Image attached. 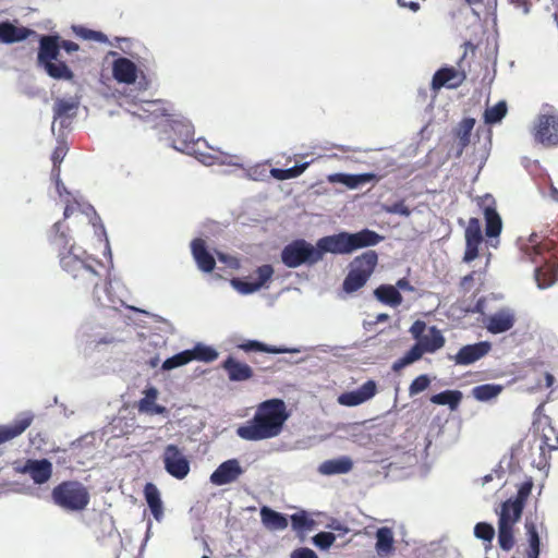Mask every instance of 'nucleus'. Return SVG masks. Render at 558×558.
<instances>
[{
  "label": "nucleus",
  "instance_id": "f257e3e1",
  "mask_svg": "<svg viewBox=\"0 0 558 558\" xmlns=\"http://www.w3.org/2000/svg\"><path fill=\"white\" fill-rule=\"evenodd\" d=\"M384 236L364 228L357 232L340 231L319 238L315 244L305 239H295L280 252V260L288 268L312 267L323 260L325 254L349 255L353 252L375 246Z\"/></svg>",
  "mask_w": 558,
  "mask_h": 558
},
{
  "label": "nucleus",
  "instance_id": "f03ea898",
  "mask_svg": "<svg viewBox=\"0 0 558 558\" xmlns=\"http://www.w3.org/2000/svg\"><path fill=\"white\" fill-rule=\"evenodd\" d=\"M49 241L58 250L59 263L63 271L70 275L83 287H94V298L102 308L117 311L124 302L114 298L110 289H99L98 267L100 262L89 255L83 247L77 246L66 234L62 221H57L49 232Z\"/></svg>",
  "mask_w": 558,
  "mask_h": 558
},
{
  "label": "nucleus",
  "instance_id": "7ed1b4c3",
  "mask_svg": "<svg viewBox=\"0 0 558 558\" xmlns=\"http://www.w3.org/2000/svg\"><path fill=\"white\" fill-rule=\"evenodd\" d=\"M138 118L146 122H154L155 126H162L167 133V128L174 136L169 135L165 141L173 149L195 156L204 165H213L215 157L202 150V147H208L207 142L203 138L194 140V128L183 117H174L168 112L161 100H148L134 112ZM163 141V137H160Z\"/></svg>",
  "mask_w": 558,
  "mask_h": 558
},
{
  "label": "nucleus",
  "instance_id": "20e7f679",
  "mask_svg": "<svg viewBox=\"0 0 558 558\" xmlns=\"http://www.w3.org/2000/svg\"><path fill=\"white\" fill-rule=\"evenodd\" d=\"M290 414L282 399L272 398L260 402L251 420L236 429V435L250 441L278 436Z\"/></svg>",
  "mask_w": 558,
  "mask_h": 558
},
{
  "label": "nucleus",
  "instance_id": "39448f33",
  "mask_svg": "<svg viewBox=\"0 0 558 558\" xmlns=\"http://www.w3.org/2000/svg\"><path fill=\"white\" fill-rule=\"evenodd\" d=\"M118 340L119 337L114 326L105 322L101 314L84 320L76 332L77 345L86 355L95 351H101Z\"/></svg>",
  "mask_w": 558,
  "mask_h": 558
},
{
  "label": "nucleus",
  "instance_id": "423d86ee",
  "mask_svg": "<svg viewBox=\"0 0 558 558\" xmlns=\"http://www.w3.org/2000/svg\"><path fill=\"white\" fill-rule=\"evenodd\" d=\"M51 498L59 508L68 512H80L88 506L90 495L81 482L64 481L53 487Z\"/></svg>",
  "mask_w": 558,
  "mask_h": 558
},
{
  "label": "nucleus",
  "instance_id": "0eeeda50",
  "mask_svg": "<svg viewBox=\"0 0 558 558\" xmlns=\"http://www.w3.org/2000/svg\"><path fill=\"white\" fill-rule=\"evenodd\" d=\"M446 339L440 329L430 326L428 332L416 341L400 359L392 363L391 369L400 372L420 361L425 353H435L445 345Z\"/></svg>",
  "mask_w": 558,
  "mask_h": 558
},
{
  "label": "nucleus",
  "instance_id": "6e6552de",
  "mask_svg": "<svg viewBox=\"0 0 558 558\" xmlns=\"http://www.w3.org/2000/svg\"><path fill=\"white\" fill-rule=\"evenodd\" d=\"M378 263V254L368 250L353 258L349 264V271L342 282V289L347 293H353L363 288Z\"/></svg>",
  "mask_w": 558,
  "mask_h": 558
},
{
  "label": "nucleus",
  "instance_id": "1a4fd4ad",
  "mask_svg": "<svg viewBox=\"0 0 558 558\" xmlns=\"http://www.w3.org/2000/svg\"><path fill=\"white\" fill-rule=\"evenodd\" d=\"M533 135L535 142L544 147L558 146V111L555 108L545 106L542 109L535 120Z\"/></svg>",
  "mask_w": 558,
  "mask_h": 558
},
{
  "label": "nucleus",
  "instance_id": "9d476101",
  "mask_svg": "<svg viewBox=\"0 0 558 558\" xmlns=\"http://www.w3.org/2000/svg\"><path fill=\"white\" fill-rule=\"evenodd\" d=\"M275 269L270 264L258 266L255 271L246 278H233L230 281L231 287L242 295L253 294L271 280Z\"/></svg>",
  "mask_w": 558,
  "mask_h": 558
},
{
  "label": "nucleus",
  "instance_id": "9b49d317",
  "mask_svg": "<svg viewBox=\"0 0 558 558\" xmlns=\"http://www.w3.org/2000/svg\"><path fill=\"white\" fill-rule=\"evenodd\" d=\"M475 202L480 207L484 220H485V234L492 241L500 235L502 231V219L497 211V203L495 197L486 193L481 196H476ZM492 246H496L490 242Z\"/></svg>",
  "mask_w": 558,
  "mask_h": 558
},
{
  "label": "nucleus",
  "instance_id": "f8f14e48",
  "mask_svg": "<svg viewBox=\"0 0 558 558\" xmlns=\"http://www.w3.org/2000/svg\"><path fill=\"white\" fill-rule=\"evenodd\" d=\"M162 462L166 472L177 480L185 478L191 471L189 459L174 444H169L165 447Z\"/></svg>",
  "mask_w": 558,
  "mask_h": 558
},
{
  "label": "nucleus",
  "instance_id": "ddd939ff",
  "mask_svg": "<svg viewBox=\"0 0 558 558\" xmlns=\"http://www.w3.org/2000/svg\"><path fill=\"white\" fill-rule=\"evenodd\" d=\"M80 106L81 96L78 95L57 97L52 106L53 121L51 132L54 133L57 122H59L61 129L68 128L72 120L76 118Z\"/></svg>",
  "mask_w": 558,
  "mask_h": 558
},
{
  "label": "nucleus",
  "instance_id": "4468645a",
  "mask_svg": "<svg viewBox=\"0 0 558 558\" xmlns=\"http://www.w3.org/2000/svg\"><path fill=\"white\" fill-rule=\"evenodd\" d=\"M490 350L492 343L489 341H480L461 347L456 354H448L447 359L453 361L456 365L468 366L480 361Z\"/></svg>",
  "mask_w": 558,
  "mask_h": 558
},
{
  "label": "nucleus",
  "instance_id": "2eb2a0df",
  "mask_svg": "<svg viewBox=\"0 0 558 558\" xmlns=\"http://www.w3.org/2000/svg\"><path fill=\"white\" fill-rule=\"evenodd\" d=\"M244 472L245 471L238 459H228L221 462L210 474L209 482L215 486L229 485L236 482Z\"/></svg>",
  "mask_w": 558,
  "mask_h": 558
},
{
  "label": "nucleus",
  "instance_id": "dca6fc26",
  "mask_svg": "<svg viewBox=\"0 0 558 558\" xmlns=\"http://www.w3.org/2000/svg\"><path fill=\"white\" fill-rule=\"evenodd\" d=\"M465 78L466 75L463 71H459L454 66L445 65L434 73L430 88L434 92H438L444 87L454 89L462 85Z\"/></svg>",
  "mask_w": 558,
  "mask_h": 558
},
{
  "label": "nucleus",
  "instance_id": "f3484780",
  "mask_svg": "<svg viewBox=\"0 0 558 558\" xmlns=\"http://www.w3.org/2000/svg\"><path fill=\"white\" fill-rule=\"evenodd\" d=\"M483 242L482 225L478 218L472 217L465 229V251L463 262L471 263L478 256V247Z\"/></svg>",
  "mask_w": 558,
  "mask_h": 558
},
{
  "label": "nucleus",
  "instance_id": "a211bd4d",
  "mask_svg": "<svg viewBox=\"0 0 558 558\" xmlns=\"http://www.w3.org/2000/svg\"><path fill=\"white\" fill-rule=\"evenodd\" d=\"M377 392V384L369 379L354 390L345 391L338 397V403L344 407H356L371 400Z\"/></svg>",
  "mask_w": 558,
  "mask_h": 558
},
{
  "label": "nucleus",
  "instance_id": "6ab92c4d",
  "mask_svg": "<svg viewBox=\"0 0 558 558\" xmlns=\"http://www.w3.org/2000/svg\"><path fill=\"white\" fill-rule=\"evenodd\" d=\"M116 59L112 62V76L119 83L133 84L138 76L137 65L129 58L121 57L116 51H110Z\"/></svg>",
  "mask_w": 558,
  "mask_h": 558
},
{
  "label": "nucleus",
  "instance_id": "aec40b11",
  "mask_svg": "<svg viewBox=\"0 0 558 558\" xmlns=\"http://www.w3.org/2000/svg\"><path fill=\"white\" fill-rule=\"evenodd\" d=\"M37 65L39 68L57 61L60 54V36L58 34L41 35L38 40Z\"/></svg>",
  "mask_w": 558,
  "mask_h": 558
},
{
  "label": "nucleus",
  "instance_id": "412c9836",
  "mask_svg": "<svg viewBox=\"0 0 558 558\" xmlns=\"http://www.w3.org/2000/svg\"><path fill=\"white\" fill-rule=\"evenodd\" d=\"M19 471L28 474L35 484L43 485L52 475V463L48 459H28Z\"/></svg>",
  "mask_w": 558,
  "mask_h": 558
},
{
  "label": "nucleus",
  "instance_id": "4be33fe9",
  "mask_svg": "<svg viewBox=\"0 0 558 558\" xmlns=\"http://www.w3.org/2000/svg\"><path fill=\"white\" fill-rule=\"evenodd\" d=\"M34 414L29 411L20 413L13 424L0 425V445L22 435L33 423Z\"/></svg>",
  "mask_w": 558,
  "mask_h": 558
},
{
  "label": "nucleus",
  "instance_id": "5701e85b",
  "mask_svg": "<svg viewBox=\"0 0 558 558\" xmlns=\"http://www.w3.org/2000/svg\"><path fill=\"white\" fill-rule=\"evenodd\" d=\"M191 253L199 270L211 272L215 269L216 260L203 239L196 238L191 242Z\"/></svg>",
  "mask_w": 558,
  "mask_h": 558
},
{
  "label": "nucleus",
  "instance_id": "b1692460",
  "mask_svg": "<svg viewBox=\"0 0 558 558\" xmlns=\"http://www.w3.org/2000/svg\"><path fill=\"white\" fill-rule=\"evenodd\" d=\"M235 347L239 350H242L245 353H253V352H263V353H269V354H283V353H300V348H288L284 345H271L264 343L259 340L255 339H247L240 343H236Z\"/></svg>",
  "mask_w": 558,
  "mask_h": 558
},
{
  "label": "nucleus",
  "instance_id": "393cba45",
  "mask_svg": "<svg viewBox=\"0 0 558 558\" xmlns=\"http://www.w3.org/2000/svg\"><path fill=\"white\" fill-rule=\"evenodd\" d=\"M380 177L374 172H364V173H333L328 177L329 182L331 183H340L348 189L354 190L361 185H365L371 182L379 181Z\"/></svg>",
  "mask_w": 558,
  "mask_h": 558
},
{
  "label": "nucleus",
  "instance_id": "a878e982",
  "mask_svg": "<svg viewBox=\"0 0 558 558\" xmlns=\"http://www.w3.org/2000/svg\"><path fill=\"white\" fill-rule=\"evenodd\" d=\"M513 325L514 314L508 308L492 314L486 320V329L494 335L504 333L510 330Z\"/></svg>",
  "mask_w": 558,
  "mask_h": 558
},
{
  "label": "nucleus",
  "instance_id": "bb28decb",
  "mask_svg": "<svg viewBox=\"0 0 558 558\" xmlns=\"http://www.w3.org/2000/svg\"><path fill=\"white\" fill-rule=\"evenodd\" d=\"M222 368L227 372L229 380L234 383L248 380L254 374L248 364L238 361L232 355L222 362Z\"/></svg>",
  "mask_w": 558,
  "mask_h": 558
},
{
  "label": "nucleus",
  "instance_id": "cd10ccee",
  "mask_svg": "<svg viewBox=\"0 0 558 558\" xmlns=\"http://www.w3.org/2000/svg\"><path fill=\"white\" fill-rule=\"evenodd\" d=\"M35 32L24 27L16 26L11 21L0 22V43L2 44H15L27 39Z\"/></svg>",
  "mask_w": 558,
  "mask_h": 558
},
{
  "label": "nucleus",
  "instance_id": "c85d7f7f",
  "mask_svg": "<svg viewBox=\"0 0 558 558\" xmlns=\"http://www.w3.org/2000/svg\"><path fill=\"white\" fill-rule=\"evenodd\" d=\"M353 469V461L348 456L325 460L318 465V473L326 476L348 474Z\"/></svg>",
  "mask_w": 558,
  "mask_h": 558
},
{
  "label": "nucleus",
  "instance_id": "c756f323",
  "mask_svg": "<svg viewBox=\"0 0 558 558\" xmlns=\"http://www.w3.org/2000/svg\"><path fill=\"white\" fill-rule=\"evenodd\" d=\"M259 515L263 525L269 531H283L289 525L287 514L276 511L268 506L260 507Z\"/></svg>",
  "mask_w": 558,
  "mask_h": 558
},
{
  "label": "nucleus",
  "instance_id": "7c9ffc66",
  "mask_svg": "<svg viewBox=\"0 0 558 558\" xmlns=\"http://www.w3.org/2000/svg\"><path fill=\"white\" fill-rule=\"evenodd\" d=\"M143 493L154 519L160 522L163 518V504L158 487L154 483H146Z\"/></svg>",
  "mask_w": 558,
  "mask_h": 558
},
{
  "label": "nucleus",
  "instance_id": "2f4dec72",
  "mask_svg": "<svg viewBox=\"0 0 558 558\" xmlns=\"http://www.w3.org/2000/svg\"><path fill=\"white\" fill-rule=\"evenodd\" d=\"M475 125L474 118H464L452 131L457 138V157L463 154V150L469 146L471 142V134Z\"/></svg>",
  "mask_w": 558,
  "mask_h": 558
},
{
  "label": "nucleus",
  "instance_id": "473e14b6",
  "mask_svg": "<svg viewBox=\"0 0 558 558\" xmlns=\"http://www.w3.org/2000/svg\"><path fill=\"white\" fill-rule=\"evenodd\" d=\"M524 507L522 504H518L512 498L507 499L501 504L500 512L498 513V522L507 523L508 525H514L520 521Z\"/></svg>",
  "mask_w": 558,
  "mask_h": 558
},
{
  "label": "nucleus",
  "instance_id": "72a5a7b5",
  "mask_svg": "<svg viewBox=\"0 0 558 558\" xmlns=\"http://www.w3.org/2000/svg\"><path fill=\"white\" fill-rule=\"evenodd\" d=\"M374 296L377 301L390 307H397L403 301L398 288L386 283L380 284L374 290Z\"/></svg>",
  "mask_w": 558,
  "mask_h": 558
},
{
  "label": "nucleus",
  "instance_id": "f704fd0d",
  "mask_svg": "<svg viewBox=\"0 0 558 558\" xmlns=\"http://www.w3.org/2000/svg\"><path fill=\"white\" fill-rule=\"evenodd\" d=\"M376 544L375 549L378 556H386L392 553L393 550V533L392 530L388 526H381L377 529L375 533Z\"/></svg>",
  "mask_w": 558,
  "mask_h": 558
},
{
  "label": "nucleus",
  "instance_id": "c9c22d12",
  "mask_svg": "<svg viewBox=\"0 0 558 558\" xmlns=\"http://www.w3.org/2000/svg\"><path fill=\"white\" fill-rule=\"evenodd\" d=\"M525 530L529 543V549L526 550V558H539L541 554V538L538 535V531L536 524L526 519L525 520Z\"/></svg>",
  "mask_w": 558,
  "mask_h": 558
},
{
  "label": "nucleus",
  "instance_id": "e433bc0d",
  "mask_svg": "<svg viewBox=\"0 0 558 558\" xmlns=\"http://www.w3.org/2000/svg\"><path fill=\"white\" fill-rule=\"evenodd\" d=\"M460 390H444L430 397V402L438 405H448L451 411L456 410L462 400Z\"/></svg>",
  "mask_w": 558,
  "mask_h": 558
},
{
  "label": "nucleus",
  "instance_id": "4c0bfd02",
  "mask_svg": "<svg viewBox=\"0 0 558 558\" xmlns=\"http://www.w3.org/2000/svg\"><path fill=\"white\" fill-rule=\"evenodd\" d=\"M502 390L504 386L499 384H483L472 389V396L480 402H488L497 398Z\"/></svg>",
  "mask_w": 558,
  "mask_h": 558
},
{
  "label": "nucleus",
  "instance_id": "58836bf2",
  "mask_svg": "<svg viewBox=\"0 0 558 558\" xmlns=\"http://www.w3.org/2000/svg\"><path fill=\"white\" fill-rule=\"evenodd\" d=\"M41 69L47 73L48 76L59 81H71L74 76L73 71L68 66V64L58 59L57 61H52L51 63L46 64V66Z\"/></svg>",
  "mask_w": 558,
  "mask_h": 558
},
{
  "label": "nucleus",
  "instance_id": "ea45409f",
  "mask_svg": "<svg viewBox=\"0 0 558 558\" xmlns=\"http://www.w3.org/2000/svg\"><path fill=\"white\" fill-rule=\"evenodd\" d=\"M508 106L506 100H499L496 105L487 107L484 111L483 119L485 124H498L506 117Z\"/></svg>",
  "mask_w": 558,
  "mask_h": 558
},
{
  "label": "nucleus",
  "instance_id": "a19ab883",
  "mask_svg": "<svg viewBox=\"0 0 558 558\" xmlns=\"http://www.w3.org/2000/svg\"><path fill=\"white\" fill-rule=\"evenodd\" d=\"M192 355V361H202L206 363L214 362L218 357V351L210 345L197 342L192 349L187 350Z\"/></svg>",
  "mask_w": 558,
  "mask_h": 558
},
{
  "label": "nucleus",
  "instance_id": "79ce46f5",
  "mask_svg": "<svg viewBox=\"0 0 558 558\" xmlns=\"http://www.w3.org/2000/svg\"><path fill=\"white\" fill-rule=\"evenodd\" d=\"M310 166L308 161L296 163L290 168L281 169V168H272L270 170V174L272 178L283 181L289 179H294L300 177Z\"/></svg>",
  "mask_w": 558,
  "mask_h": 558
},
{
  "label": "nucleus",
  "instance_id": "37998d69",
  "mask_svg": "<svg viewBox=\"0 0 558 558\" xmlns=\"http://www.w3.org/2000/svg\"><path fill=\"white\" fill-rule=\"evenodd\" d=\"M558 268L556 266H549L546 271L541 267H535L534 277L539 289H546L554 284L557 278Z\"/></svg>",
  "mask_w": 558,
  "mask_h": 558
},
{
  "label": "nucleus",
  "instance_id": "c03bdc74",
  "mask_svg": "<svg viewBox=\"0 0 558 558\" xmlns=\"http://www.w3.org/2000/svg\"><path fill=\"white\" fill-rule=\"evenodd\" d=\"M498 543L502 550L509 551L514 545L513 525L498 522Z\"/></svg>",
  "mask_w": 558,
  "mask_h": 558
},
{
  "label": "nucleus",
  "instance_id": "a18cd8bd",
  "mask_svg": "<svg viewBox=\"0 0 558 558\" xmlns=\"http://www.w3.org/2000/svg\"><path fill=\"white\" fill-rule=\"evenodd\" d=\"M192 361V355L187 350H183L168 359L161 365L162 371H172L174 368L186 365Z\"/></svg>",
  "mask_w": 558,
  "mask_h": 558
},
{
  "label": "nucleus",
  "instance_id": "49530a36",
  "mask_svg": "<svg viewBox=\"0 0 558 558\" xmlns=\"http://www.w3.org/2000/svg\"><path fill=\"white\" fill-rule=\"evenodd\" d=\"M291 526L296 532L311 530L314 525V520L308 517L306 511H299L291 517Z\"/></svg>",
  "mask_w": 558,
  "mask_h": 558
},
{
  "label": "nucleus",
  "instance_id": "de8ad7c7",
  "mask_svg": "<svg viewBox=\"0 0 558 558\" xmlns=\"http://www.w3.org/2000/svg\"><path fill=\"white\" fill-rule=\"evenodd\" d=\"M144 397L138 402V411L142 413L148 412L149 409L156 403L158 397V389L155 386H147L144 391Z\"/></svg>",
  "mask_w": 558,
  "mask_h": 558
},
{
  "label": "nucleus",
  "instance_id": "09e8293b",
  "mask_svg": "<svg viewBox=\"0 0 558 558\" xmlns=\"http://www.w3.org/2000/svg\"><path fill=\"white\" fill-rule=\"evenodd\" d=\"M73 29L75 34L83 39L94 40L101 44H106L109 41L107 35L102 32L89 29L84 26H74Z\"/></svg>",
  "mask_w": 558,
  "mask_h": 558
},
{
  "label": "nucleus",
  "instance_id": "8fccbe9b",
  "mask_svg": "<svg viewBox=\"0 0 558 558\" xmlns=\"http://www.w3.org/2000/svg\"><path fill=\"white\" fill-rule=\"evenodd\" d=\"M336 541V534L332 532L322 531L312 537V543L320 550H328Z\"/></svg>",
  "mask_w": 558,
  "mask_h": 558
},
{
  "label": "nucleus",
  "instance_id": "3c124183",
  "mask_svg": "<svg viewBox=\"0 0 558 558\" xmlns=\"http://www.w3.org/2000/svg\"><path fill=\"white\" fill-rule=\"evenodd\" d=\"M474 536L484 542H492L495 536V529L490 523L478 522L474 526Z\"/></svg>",
  "mask_w": 558,
  "mask_h": 558
},
{
  "label": "nucleus",
  "instance_id": "603ef678",
  "mask_svg": "<svg viewBox=\"0 0 558 558\" xmlns=\"http://www.w3.org/2000/svg\"><path fill=\"white\" fill-rule=\"evenodd\" d=\"M430 385V379L428 375L422 374L414 378L409 387V395L410 397H414L424 390H426Z\"/></svg>",
  "mask_w": 558,
  "mask_h": 558
},
{
  "label": "nucleus",
  "instance_id": "864d4df0",
  "mask_svg": "<svg viewBox=\"0 0 558 558\" xmlns=\"http://www.w3.org/2000/svg\"><path fill=\"white\" fill-rule=\"evenodd\" d=\"M381 209L386 214L410 217L411 210L405 206L404 201H398L392 204H383Z\"/></svg>",
  "mask_w": 558,
  "mask_h": 558
},
{
  "label": "nucleus",
  "instance_id": "5fc2aeb1",
  "mask_svg": "<svg viewBox=\"0 0 558 558\" xmlns=\"http://www.w3.org/2000/svg\"><path fill=\"white\" fill-rule=\"evenodd\" d=\"M549 433L544 432L542 438V445L539 449L542 452L544 451V447H547L549 450H558V433H556L555 428L549 426Z\"/></svg>",
  "mask_w": 558,
  "mask_h": 558
},
{
  "label": "nucleus",
  "instance_id": "6e6d98bb",
  "mask_svg": "<svg viewBox=\"0 0 558 558\" xmlns=\"http://www.w3.org/2000/svg\"><path fill=\"white\" fill-rule=\"evenodd\" d=\"M532 488H533V482L532 480H527L525 482H523L519 488H518V492H517V495L514 497H511L512 499H514L515 501H518V504H522L523 507H525V502L532 492Z\"/></svg>",
  "mask_w": 558,
  "mask_h": 558
},
{
  "label": "nucleus",
  "instance_id": "4d7b16f0",
  "mask_svg": "<svg viewBox=\"0 0 558 558\" xmlns=\"http://www.w3.org/2000/svg\"><path fill=\"white\" fill-rule=\"evenodd\" d=\"M427 329V325L424 320L417 319L415 320L412 326L410 327L409 331L412 336V338L416 341H418L423 336H425V331Z\"/></svg>",
  "mask_w": 558,
  "mask_h": 558
},
{
  "label": "nucleus",
  "instance_id": "13d9d810",
  "mask_svg": "<svg viewBox=\"0 0 558 558\" xmlns=\"http://www.w3.org/2000/svg\"><path fill=\"white\" fill-rule=\"evenodd\" d=\"M290 558H318V556L308 547H299L292 550Z\"/></svg>",
  "mask_w": 558,
  "mask_h": 558
},
{
  "label": "nucleus",
  "instance_id": "bf43d9fd",
  "mask_svg": "<svg viewBox=\"0 0 558 558\" xmlns=\"http://www.w3.org/2000/svg\"><path fill=\"white\" fill-rule=\"evenodd\" d=\"M327 527L331 531L338 532V535H345L350 530L348 526H345L343 523H341L337 519H332L328 524Z\"/></svg>",
  "mask_w": 558,
  "mask_h": 558
},
{
  "label": "nucleus",
  "instance_id": "052dcab7",
  "mask_svg": "<svg viewBox=\"0 0 558 558\" xmlns=\"http://www.w3.org/2000/svg\"><path fill=\"white\" fill-rule=\"evenodd\" d=\"M66 155V149L63 146H58L54 148L51 160L53 162V166L56 167L58 163L62 162Z\"/></svg>",
  "mask_w": 558,
  "mask_h": 558
},
{
  "label": "nucleus",
  "instance_id": "680f3d73",
  "mask_svg": "<svg viewBox=\"0 0 558 558\" xmlns=\"http://www.w3.org/2000/svg\"><path fill=\"white\" fill-rule=\"evenodd\" d=\"M395 287L398 288V291H409V292H413L414 291V287L408 281L407 278H400Z\"/></svg>",
  "mask_w": 558,
  "mask_h": 558
},
{
  "label": "nucleus",
  "instance_id": "e2e57ef3",
  "mask_svg": "<svg viewBox=\"0 0 558 558\" xmlns=\"http://www.w3.org/2000/svg\"><path fill=\"white\" fill-rule=\"evenodd\" d=\"M60 46L62 49H64L68 53H72L78 50V45L71 40H61L60 39Z\"/></svg>",
  "mask_w": 558,
  "mask_h": 558
},
{
  "label": "nucleus",
  "instance_id": "0e129e2a",
  "mask_svg": "<svg viewBox=\"0 0 558 558\" xmlns=\"http://www.w3.org/2000/svg\"><path fill=\"white\" fill-rule=\"evenodd\" d=\"M397 3L401 8H408L413 12H417L420 10V3L415 1H405V0H397Z\"/></svg>",
  "mask_w": 558,
  "mask_h": 558
},
{
  "label": "nucleus",
  "instance_id": "69168bd1",
  "mask_svg": "<svg viewBox=\"0 0 558 558\" xmlns=\"http://www.w3.org/2000/svg\"><path fill=\"white\" fill-rule=\"evenodd\" d=\"M388 319H389V315H388V314H386V313H380V314H378V315L376 316V318H375V320H374V322H365V323H364V327H365L366 329H368V327H371V326H373V325H376V324H378V323H384V322H386V320H388Z\"/></svg>",
  "mask_w": 558,
  "mask_h": 558
},
{
  "label": "nucleus",
  "instance_id": "338daca9",
  "mask_svg": "<svg viewBox=\"0 0 558 558\" xmlns=\"http://www.w3.org/2000/svg\"><path fill=\"white\" fill-rule=\"evenodd\" d=\"M168 412L167 408L160 404L155 403L147 413L149 414H159L163 415Z\"/></svg>",
  "mask_w": 558,
  "mask_h": 558
},
{
  "label": "nucleus",
  "instance_id": "774afa93",
  "mask_svg": "<svg viewBox=\"0 0 558 558\" xmlns=\"http://www.w3.org/2000/svg\"><path fill=\"white\" fill-rule=\"evenodd\" d=\"M56 189H57V192H58L60 197H62L63 194H66L68 196H70V192L66 190V187L63 184V182L61 181V179H58L56 181Z\"/></svg>",
  "mask_w": 558,
  "mask_h": 558
}]
</instances>
